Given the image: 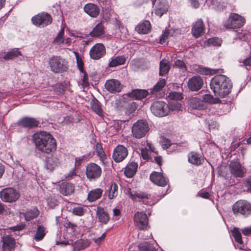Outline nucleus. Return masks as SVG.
Listing matches in <instances>:
<instances>
[{
	"label": "nucleus",
	"instance_id": "nucleus-1",
	"mask_svg": "<svg viewBox=\"0 0 251 251\" xmlns=\"http://www.w3.org/2000/svg\"><path fill=\"white\" fill-rule=\"evenodd\" d=\"M32 139L36 149L43 153L49 154L56 149V140L49 133L37 132L33 135Z\"/></svg>",
	"mask_w": 251,
	"mask_h": 251
},
{
	"label": "nucleus",
	"instance_id": "nucleus-2",
	"mask_svg": "<svg viewBox=\"0 0 251 251\" xmlns=\"http://www.w3.org/2000/svg\"><path fill=\"white\" fill-rule=\"evenodd\" d=\"M210 86L216 97L214 98L210 94H205L202 96V100L206 104L219 103L220 99L218 96L220 95V75H216L211 80Z\"/></svg>",
	"mask_w": 251,
	"mask_h": 251
},
{
	"label": "nucleus",
	"instance_id": "nucleus-3",
	"mask_svg": "<svg viewBox=\"0 0 251 251\" xmlns=\"http://www.w3.org/2000/svg\"><path fill=\"white\" fill-rule=\"evenodd\" d=\"M48 64L50 71L55 73H61L67 69V61L60 56H51L49 58Z\"/></svg>",
	"mask_w": 251,
	"mask_h": 251
},
{
	"label": "nucleus",
	"instance_id": "nucleus-4",
	"mask_svg": "<svg viewBox=\"0 0 251 251\" xmlns=\"http://www.w3.org/2000/svg\"><path fill=\"white\" fill-rule=\"evenodd\" d=\"M245 19L242 16L236 13H230L223 25L227 29L239 28L245 25Z\"/></svg>",
	"mask_w": 251,
	"mask_h": 251
},
{
	"label": "nucleus",
	"instance_id": "nucleus-5",
	"mask_svg": "<svg viewBox=\"0 0 251 251\" xmlns=\"http://www.w3.org/2000/svg\"><path fill=\"white\" fill-rule=\"evenodd\" d=\"M149 129V125L146 121L138 120L132 126V134L134 137L140 139L146 136Z\"/></svg>",
	"mask_w": 251,
	"mask_h": 251
},
{
	"label": "nucleus",
	"instance_id": "nucleus-6",
	"mask_svg": "<svg viewBox=\"0 0 251 251\" xmlns=\"http://www.w3.org/2000/svg\"><path fill=\"white\" fill-rule=\"evenodd\" d=\"M31 22L34 25L44 28L52 23V18L49 13L42 12L32 17Z\"/></svg>",
	"mask_w": 251,
	"mask_h": 251
},
{
	"label": "nucleus",
	"instance_id": "nucleus-7",
	"mask_svg": "<svg viewBox=\"0 0 251 251\" xmlns=\"http://www.w3.org/2000/svg\"><path fill=\"white\" fill-rule=\"evenodd\" d=\"M128 195L130 199L133 201L138 200L146 205H153V198L151 195L146 192L139 191L129 190Z\"/></svg>",
	"mask_w": 251,
	"mask_h": 251
},
{
	"label": "nucleus",
	"instance_id": "nucleus-8",
	"mask_svg": "<svg viewBox=\"0 0 251 251\" xmlns=\"http://www.w3.org/2000/svg\"><path fill=\"white\" fill-rule=\"evenodd\" d=\"M151 110L152 114L156 116L163 117L168 115L170 108L164 101H156L151 104Z\"/></svg>",
	"mask_w": 251,
	"mask_h": 251
},
{
	"label": "nucleus",
	"instance_id": "nucleus-9",
	"mask_svg": "<svg viewBox=\"0 0 251 251\" xmlns=\"http://www.w3.org/2000/svg\"><path fill=\"white\" fill-rule=\"evenodd\" d=\"M232 210L234 214H240L247 217L251 214V205L245 201H239L234 204Z\"/></svg>",
	"mask_w": 251,
	"mask_h": 251
},
{
	"label": "nucleus",
	"instance_id": "nucleus-10",
	"mask_svg": "<svg viewBox=\"0 0 251 251\" xmlns=\"http://www.w3.org/2000/svg\"><path fill=\"white\" fill-rule=\"evenodd\" d=\"M19 193L14 188L8 187L3 189L0 192V198L4 202H12L19 198Z\"/></svg>",
	"mask_w": 251,
	"mask_h": 251
},
{
	"label": "nucleus",
	"instance_id": "nucleus-11",
	"mask_svg": "<svg viewBox=\"0 0 251 251\" xmlns=\"http://www.w3.org/2000/svg\"><path fill=\"white\" fill-rule=\"evenodd\" d=\"M101 169L98 165L91 163L87 165L86 169V175L90 180H96L101 175Z\"/></svg>",
	"mask_w": 251,
	"mask_h": 251
},
{
	"label": "nucleus",
	"instance_id": "nucleus-12",
	"mask_svg": "<svg viewBox=\"0 0 251 251\" xmlns=\"http://www.w3.org/2000/svg\"><path fill=\"white\" fill-rule=\"evenodd\" d=\"M134 222L135 226L140 230L147 229L148 218L146 213L137 212L134 215Z\"/></svg>",
	"mask_w": 251,
	"mask_h": 251
},
{
	"label": "nucleus",
	"instance_id": "nucleus-13",
	"mask_svg": "<svg viewBox=\"0 0 251 251\" xmlns=\"http://www.w3.org/2000/svg\"><path fill=\"white\" fill-rule=\"evenodd\" d=\"M229 167L230 173L235 177L242 178L246 173V168L237 161H231Z\"/></svg>",
	"mask_w": 251,
	"mask_h": 251
},
{
	"label": "nucleus",
	"instance_id": "nucleus-14",
	"mask_svg": "<svg viewBox=\"0 0 251 251\" xmlns=\"http://www.w3.org/2000/svg\"><path fill=\"white\" fill-rule=\"evenodd\" d=\"M128 155L127 149L123 145H119L114 150L112 158L116 162L123 161Z\"/></svg>",
	"mask_w": 251,
	"mask_h": 251
},
{
	"label": "nucleus",
	"instance_id": "nucleus-15",
	"mask_svg": "<svg viewBox=\"0 0 251 251\" xmlns=\"http://www.w3.org/2000/svg\"><path fill=\"white\" fill-rule=\"evenodd\" d=\"M232 83L226 76L221 74V98L228 95L231 92Z\"/></svg>",
	"mask_w": 251,
	"mask_h": 251
},
{
	"label": "nucleus",
	"instance_id": "nucleus-16",
	"mask_svg": "<svg viewBox=\"0 0 251 251\" xmlns=\"http://www.w3.org/2000/svg\"><path fill=\"white\" fill-rule=\"evenodd\" d=\"M106 53L105 47L101 43L96 44L90 50V57L93 59H99Z\"/></svg>",
	"mask_w": 251,
	"mask_h": 251
},
{
	"label": "nucleus",
	"instance_id": "nucleus-17",
	"mask_svg": "<svg viewBox=\"0 0 251 251\" xmlns=\"http://www.w3.org/2000/svg\"><path fill=\"white\" fill-rule=\"evenodd\" d=\"M39 124V122L35 118L28 117L22 118L17 122L18 126L28 129L37 127Z\"/></svg>",
	"mask_w": 251,
	"mask_h": 251
},
{
	"label": "nucleus",
	"instance_id": "nucleus-18",
	"mask_svg": "<svg viewBox=\"0 0 251 251\" xmlns=\"http://www.w3.org/2000/svg\"><path fill=\"white\" fill-rule=\"evenodd\" d=\"M203 85V79L200 76H194L190 78L188 81V88L192 91H198Z\"/></svg>",
	"mask_w": 251,
	"mask_h": 251
},
{
	"label": "nucleus",
	"instance_id": "nucleus-19",
	"mask_svg": "<svg viewBox=\"0 0 251 251\" xmlns=\"http://www.w3.org/2000/svg\"><path fill=\"white\" fill-rule=\"evenodd\" d=\"M106 89L110 93H116L120 92L122 89L121 82L115 79L108 80L105 84Z\"/></svg>",
	"mask_w": 251,
	"mask_h": 251
},
{
	"label": "nucleus",
	"instance_id": "nucleus-20",
	"mask_svg": "<svg viewBox=\"0 0 251 251\" xmlns=\"http://www.w3.org/2000/svg\"><path fill=\"white\" fill-rule=\"evenodd\" d=\"M155 1L152 0V3L155 4ZM156 4L155 6L154 13L156 15L161 17L168 9V2L166 0H157L156 1Z\"/></svg>",
	"mask_w": 251,
	"mask_h": 251
},
{
	"label": "nucleus",
	"instance_id": "nucleus-21",
	"mask_svg": "<svg viewBox=\"0 0 251 251\" xmlns=\"http://www.w3.org/2000/svg\"><path fill=\"white\" fill-rule=\"evenodd\" d=\"M150 180L155 184L160 186H166L169 180L165 178L161 173L152 172L150 175Z\"/></svg>",
	"mask_w": 251,
	"mask_h": 251
},
{
	"label": "nucleus",
	"instance_id": "nucleus-22",
	"mask_svg": "<svg viewBox=\"0 0 251 251\" xmlns=\"http://www.w3.org/2000/svg\"><path fill=\"white\" fill-rule=\"evenodd\" d=\"M60 164L59 159L54 154L47 157L46 158L45 166L46 169L52 171Z\"/></svg>",
	"mask_w": 251,
	"mask_h": 251
},
{
	"label": "nucleus",
	"instance_id": "nucleus-23",
	"mask_svg": "<svg viewBox=\"0 0 251 251\" xmlns=\"http://www.w3.org/2000/svg\"><path fill=\"white\" fill-rule=\"evenodd\" d=\"M2 249L3 251H11L14 248L15 239L10 235H4L2 237Z\"/></svg>",
	"mask_w": 251,
	"mask_h": 251
},
{
	"label": "nucleus",
	"instance_id": "nucleus-24",
	"mask_svg": "<svg viewBox=\"0 0 251 251\" xmlns=\"http://www.w3.org/2000/svg\"><path fill=\"white\" fill-rule=\"evenodd\" d=\"M204 25L201 19H199L192 28V33L194 37L198 38L204 33Z\"/></svg>",
	"mask_w": 251,
	"mask_h": 251
},
{
	"label": "nucleus",
	"instance_id": "nucleus-25",
	"mask_svg": "<svg viewBox=\"0 0 251 251\" xmlns=\"http://www.w3.org/2000/svg\"><path fill=\"white\" fill-rule=\"evenodd\" d=\"M149 94V93L146 90L136 89L129 93L128 96L133 100H141L146 98Z\"/></svg>",
	"mask_w": 251,
	"mask_h": 251
},
{
	"label": "nucleus",
	"instance_id": "nucleus-26",
	"mask_svg": "<svg viewBox=\"0 0 251 251\" xmlns=\"http://www.w3.org/2000/svg\"><path fill=\"white\" fill-rule=\"evenodd\" d=\"M84 11L92 17L96 18L99 14L100 9L94 3H89L84 6Z\"/></svg>",
	"mask_w": 251,
	"mask_h": 251
},
{
	"label": "nucleus",
	"instance_id": "nucleus-27",
	"mask_svg": "<svg viewBox=\"0 0 251 251\" xmlns=\"http://www.w3.org/2000/svg\"><path fill=\"white\" fill-rule=\"evenodd\" d=\"M190 106L193 109L204 110L207 108V105L202 99L194 98L190 100Z\"/></svg>",
	"mask_w": 251,
	"mask_h": 251
},
{
	"label": "nucleus",
	"instance_id": "nucleus-28",
	"mask_svg": "<svg viewBox=\"0 0 251 251\" xmlns=\"http://www.w3.org/2000/svg\"><path fill=\"white\" fill-rule=\"evenodd\" d=\"M151 29V25L149 21H145L135 27V30L140 34H147Z\"/></svg>",
	"mask_w": 251,
	"mask_h": 251
},
{
	"label": "nucleus",
	"instance_id": "nucleus-29",
	"mask_svg": "<svg viewBox=\"0 0 251 251\" xmlns=\"http://www.w3.org/2000/svg\"><path fill=\"white\" fill-rule=\"evenodd\" d=\"M75 189V186L71 183L63 182L60 185L59 191L65 196L72 194Z\"/></svg>",
	"mask_w": 251,
	"mask_h": 251
},
{
	"label": "nucleus",
	"instance_id": "nucleus-30",
	"mask_svg": "<svg viewBox=\"0 0 251 251\" xmlns=\"http://www.w3.org/2000/svg\"><path fill=\"white\" fill-rule=\"evenodd\" d=\"M193 70L202 75H214L217 72V70L211 69L206 67H203L200 65H195L193 67Z\"/></svg>",
	"mask_w": 251,
	"mask_h": 251
},
{
	"label": "nucleus",
	"instance_id": "nucleus-31",
	"mask_svg": "<svg viewBox=\"0 0 251 251\" xmlns=\"http://www.w3.org/2000/svg\"><path fill=\"white\" fill-rule=\"evenodd\" d=\"M138 168V164L135 162L129 163L125 168L124 173L128 177H132L135 174Z\"/></svg>",
	"mask_w": 251,
	"mask_h": 251
},
{
	"label": "nucleus",
	"instance_id": "nucleus-32",
	"mask_svg": "<svg viewBox=\"0 0 251 251\" xmlns=\"http://www.w3.org/2000/svg\"><path fill=\"white\" fill-rule=\"evenodd\" d=\"M104 26L102 23H98L90 32V35L93 37H98L104 34Z\"/></svg>",
	"mask_w": 251,
	"mask_h": 251
},
{
	"label": "nucleus",
	"instance_id": "nucleus-33",
	"mask_svg": "<svg viewBox=\"0 0 251 251\" xmlns=\"http://www.w3.org/2000/svg\"><path fill=\"white\" fill-rule=\"evenodd\" d=\"M203 161L201 156L195 152H192L188 155V161L194 165H200Z\"/></svg>",
	"mask_w": 251,
	"mask_h": 251
},
{
	"label": "nucleus",
	"instance_id": "nucleus-34",
	"mask_svg": "<svg viewBox=\"0 0 251 251\" xmlns=\"http://www.w3.org/2000/svg\"><path fill=\"white\" fill-rule=\"evenodd\" d=\"M97 216L99 219V222L103 224H107L109 221V215L103 208L100 207H98Z\"/></svg>",
	"mask_w": 251,
	"mask_h": 251
},
{
	"label": "nucleus",
	"instance_id": "nucleus-35",
	"mask_svg": "<svg viewBox=\"0 0 251 251\" xmlns=\"http://www.w3.org/2000/svg\"><path fill=\"white\" fill-rule=\"evenodd\" d=\"M102 192L103 191L100 188L91 190L88 195V201L93 202L99 199L101 196Z\"/></svg>",
	"mask_w": 251,
	"mask_h": 251
},
{
	"label": "nucleus",
	"instance_id": "nucleus-36",
	"mask_svg": "<svg viewBox=\"0 0 251 251\" xmlns=\"http://www.w3.org/2000/svg\"><path fill=\"white\" fill-rule=\"evenodd\" d=\"M126 61L125 56H117L112 58L108 64L110 67H116L118 65L124 64Z\"/></svg>",
	"mask_w": 251,
	"mask_h": 251
},
{
	"label": "nucleus",
	"instance_id": "nucleus-37",
	"mask_svg": "<svg viewBox=\"0 0 251 251\" xmlns=\"http://www.w3.org/2000/svg\"><path fill=\"white\" fill-rule=\"evenodd\" d=\"M91 108L93 111L100 116H103V111L100 101L96 100H93L91 102Z\"/></svg>",
	"mask_w": 251,
	"mask_h": 251
},
{
	"label": "nucleus",
	"instance_id": "nucleus-38",
	"mask_svg": "<svg viewBox=\"0 0 251 251\" xmlns=\"http://www.w3.org/2000/svg\"><path fill=\"white\" fill-rule=\"evenodd\" d=\"M166 85V80L164 78L161 79L151 90V94L157 97V93L160 92Z\"/></svg>",
	"mask_w": 251,
	"mask_h": 251
},
{
	"label": "nucleus",
	"instance_id": "nucleus-39",
	"mask_svg": "<svg viewBox=\"0 0 251 251\" xmlns=\"http://www.w3.org/2000/svg\"><path fill=\"white\" fill-rule=\"evenodd\" d=\"M46 235V228L43 225L38 226L33 239L36 241L42 240Z\"/></svg>",
	"mask_w": 251,
	"mask_h": 251
},
{
	"label": "nucleus",
	"instance_id": "nucleus-40",
	"mask_svg": "<svg viewBox=\"0 0 251 251\" xmlns=\"http://www.w3.org/2000/svg\"><path fill=\"white\" fill-rule=\"evenodd\" d=\"M159 75H163L168 73L170 70V66L169 63L166 60H162L160 62L159 65Z\"/></svg>",
	"mask_w": 251,
	"mask_h": 251
},
{
	"label": "nucleus",
	"instance_id": "nucleus-41",
	"mask_svg": "<svg viewBox=\"0 0 251 251\" xmlns=\"http://www.w3.org/2000/svg\"><path fill=\"white\" fill-rule=\"evenodd\" d=\"M23 214L25 220L29 221L37 217L39 215V211L37 208H34L33 209L28 210Z\"/></svg>",
	"mask_w": 251,
	"mask_h": 251
},
{
	"label": "nucleus",
	"instance_id": "nucleus-42",
	"mask_svg": "<svg viewBox=\"0 0 251 251\" xmlns=\"http://www.w3.org/2000/svg\"><path fill=\"white\" fill-rule=\"evenodd\" d=\"M21 55V52L18 49L14 48L8 51L3 56V58L5 60L13 59Z\"/></svg>",
	"mask_w": 251,
	"mask_h": 251
},
{
	"label": "nucleus",
	"instance_id": "nucleus-43",
	"mask_svg": "<svg viewBox=\"0 0 251 251\" xmlns=\"http://www.w3.org/2000/svg\"><path fill=\"white\" fill-rule=\"evenodd\" d=\"M232 103L231 101H226L225 100H221V109L223 110V114H226L229 112L231 109Z\"/></svg>",
	"mask_w": 251,
	"mask_h": 251
},
{
	"label": "nucleus",
	"instance_id": "nucleus-44",
	"mask_svg": "<svg viewBox=\"0 0 251 251\" xmlns=\"http://www.w3.org/2000/svg\"><path fill=\"white\" fill-rule=\"evenodd\" d=\"M231 233L235 241L239 244H242L243 241L242 239L241 233L239 230V228L234 227L231 230Z\"/></svg>",
	"mask_w": 251,
	"mask_h": 251
},
{
	"label": "nucleus",
	"instance_id": "nucleus-45",
	"mask_svg": "<svg viewBox=\"0 0 251 251\" xmlns=\"http://www.w3.org/2000/svg\"><path fill=\"white\" fill-rule=\"evenodd\" d=\"M138 248L140 251H157L152 245L148 242L139 244Z\"/></svg>",
	"mask_w": 251,
	"mask_h": 251
},
{
	"label": "nucleus",
	"instance_id": "nucleus-46",
	"mask_svg": "<svg viewBox=\"0 0 251 251\" xmlns=\"http://www.w3.org/2000/svg\"><path fill=\"white\" fill-rule=\"evenodd\" d=\"M89 242L88 241L80 240L75 242L74 249L75 250L80 251L88 247Z\"/></svg>",
	"mask_w": 251,
	"mask_h": 251
},
{
	"label": "nucleus",
	"instance_id": "nucleus-47",
	"mask_svg": "<svg viewBox=\"0 0 251 251\" xmlns=\"http://www.w3.org/2000/svg\"><path fill=\"white\" fill-rule=\"evenodd\" d=\"M96 148L97 153L100 157V160L104 163V160L106 159V157L104 151H103L101 145L97 143L96 145Z\"/></svg>",
	"mask_w": 251,
	"mask_h": 251
},
{
	"label": "nucleus",
	"instance_id": "nucleus-48",
	"mask_svg": "<svg viewBox=\"0 0 251 251\" xmlns=\"http://www.w3.org/2000/svg\"><path fill=\"white\" fill-rule=\"evenodd\" d=\"M118 185L115 183H112L109 191L108 197L110 199H113L118 195Z\"/></svg>",
	"mask_w": 251,
	"mask_h": 251
},
{
	"label": "nucleus",
	"instance_id": "nucleus-49",
	"mask_svg": "<svg viewBox=\"0 0 251 251\" xmlns=\"http://www.w3.org/2000/svg\"><path fill=\"white\" fill-rule=\"evenodd\" d=\"M74 54L76 58L77 68L80 72L83 73L84 72V70L83 68V62L82 61V59L79 56V53L77 52L74 51Z\"/></svg>",
	"mask_w": 251,
	"mask_h": 251
},
{
	"label": "nucleus",
	"instance_id": "nucleus-50",
	"mask_svg": "<svg viewBox=\"0 0 251 251\" xmlns=\"http://www.w3.org/2000/svg\"><path fill=\"white\" fill-rule=\"evenodd\" d=\"M64 34V28H62L58 33L57 36L56 38L54 39V42L59 45L63 42V37Z\"/></svg>",
	"mask_w": 251,
	"mask_h": 251
},
{
	"label": "nucleus",
	"instance_id": "nucleus-51",
	"mask_svg": "<svg viewBox=\"0 0 251 251\" xmlns=\"http://www.w3.org/2000/svg\"><path fill=\"white\" fill-rule=\"evenodd\" d=\"M85 212L84 209L82 207H76L73 209V213L79 216L84 215Z\"/></svg>",
	"mask_w": 251,
	"mask_h": 251
},
{
	"label": "nucleus",
	"instance_id": "nucleus-52",
	"mask_svg": "<svg viewBox=\"0 0 251 251\" xmlns=\"http://www.w3.org/2000/svg\"><path fill=\"white\" fill-rule=\"evenodd\" d=\"M169 97L170 99L176 100H181L183 99L181 94L176 92L170 93Z\"/></svg>",
	"mask_w": 251,
	"mask_h": 251
},
{
	"label": "nucleus",
	"instance_id": "nucleus-53",
	"mask_svg": "<svg viewBox=\"0 0 251 251\" xmlns=\"http://www.w3.org/2000/svg\"><path fill=\"white\" fill-rule=\"evenodd\" d=\"M174 66L181 69H184L185 70H186V64L183 60L180 59H177L175 61Z\"/></svg>",
	"mask_w": 251,
	"mask_h": 251
},
{
	"label": "nucleus",
	"instance_id": "nucleus-54",
	"mask_svg": "<svg viewBox=\"0 0 251 251\" xmlns=\"http://www.w3.org/2000/svg\"><path fill=\"white\" fill-rule=\"evenodd\" d=\"M208 44L212 46H220V40L217 37H214L209 39L207 40Z\"/></svg>",
	"mask_w": 251,
	"mask_h": 251
},
{
	"label": "nucleus",
	"instance_id": "nucleus-55",
	"mask_svg": "<svg viewBox=\"0 0 251 251\" xmlns=\"http://www.w3.org/2000/svg\"><path fill=\"white\" fill-rule=\"evenodd\" d=\"M142 157L144 160H148L149 158V151L147 148H143L141 150Z\"/></svg>",
	"mask_w": 251,
	"mask_h": 251
},
{
	"label": "nucleus",
	"instance_id": "nucleus-56",
	"mask_svg": "<svg viewBox=\"0 0 251 251\" xmlns=\"http://www.w3.org/2000/svg\"><path fill=\"white\" fill-rule=\"evenodd\" d=\"M106 237V233H103L100 237L93 238V241L97 245H100L102 243Z\"/></svg>",
	"mask_w": 251,
	"mask_h": 251
},
{
	"label": "nucleus",
	"instance_id": "nucleus-57",
	"mask_svg": "<svg viewBox=\"0 0 251 251\" xmlns=\"http://www.w3.org/2000/svg\"><path fill=\"white\" fill-rule=\"evenodd\" d=\"M231 157V154L230 153H228L227 154L225 153L222 155V158H223V161H222V164H227L230 158Z\"/></svg>",
	"mask_w": 251,
	"mask_h": 251
},
{
	"label": "nucleus",
	"instance_id": "nucleus-58",
	"mask_svg": "<svg viewBox=\"0 0 251 251\" xmlns=\"http://www.w3.org/2000/svg\"><path fill=\"white\" fill-rule=\"evenodd\" d=\"M82 82L81 85L83 87H86L88 86L89 85V82L88 81V77L87 76L86 73L85 72V71L83 73H82Z\"/></svg>",
	"mask_w": 251,
	"mask_h": 251
},
{
	"label": "nucleus",
	"instance_id": "nucleus-59",
	"mask_svg": "<svg viewBox=\"0 0 251 251\" xmlns=\"http://www.w3.org/2000/svg\"><path fill=\"white\" fill-rule=\"evenodd\" d=\"M163 146L164 148H166L169 151H170L171 149L175 150V148L177 147L175 144H171L170 142L168 140L166 141V143L164 144Z\"/></svg>",
	"mask_w": 251,
	"mask_h": 251
},
{
	"label": "nucleus",
	"instance_id": "nucleus-60",
	"mask_svg": "<svg viewBox=\"0 0 251 251\" xmlns=\"http://www.w3.org/2000/svg\"><path fill=\"white\" fill-rule=\"evenodd\" d=\"M76 174L75 172V168L74 167L66 175V178L70 179L72 178L74 176H76Z\"/></svg>",
	"mask_w": 251,
	"mask_h": 251
},
{
	"label": "nucleus",
	"instance_id": "nucleus-61",
	"mask_svg": "<svg viewBox=\"0 0 251 251\" xmlns=\"http://www.w3.org/2000/svg\"><path fill=\"white\" fill-rule=\"evenodd\" d=\"M169 35V32L168 31H165L164 32L163 34L161 36L160 38V43L162 44L164 43L166 39L168 38Z\"/></svg>",
	"mask_w": 251,
	"mask_h": 251
},
{
	"label": "nucleus",
	"instance_id": "nucleus-62",
	"mask_svg": "<svg viewBox=\"0 0 251 251\" xmlns=\"http://www.w3.org/2000/svg\"><path fill=\"white\" fill-rule=\"evenodd\" d=\"M242 233L245 236L251 235V226L245 227L242 230Z\"/></svg>",
	"mask_w": 251,
	"mask_h": 251
},
{
	"label": "nucleus",
	"instance_id": "nucleus-63",
	"mask_svg": "<svg viewBox=\"0 0 251 251\" xmlns=\"http://www.w3.org/2000/svg\"><path fill=\"white\" fill-rule=\"evenodd\" d=\"M246 186L248 191L251 192V177H248L246 180Z\"/></svg>",
	"mask_w": 251,
	"mask_h": 251
},
{
	"label": "nucleus",
	"instance_id": "nucleus-64",
	"mask_svg": "<svg viewBox=\"0 0 251 251\" xmlns=\"http://www.w3.org/2000/svg\"><path fill=\"white\" fill-rule=\"evenodd\" d=\"M58 204L57 201L56 199H51L48 201V205L53 208Z\"/></svg>",
	"mask_w": 251,
	"mask_h": 251
}]
</instances>
